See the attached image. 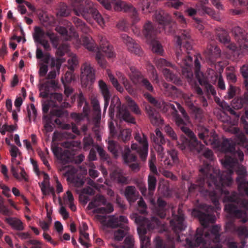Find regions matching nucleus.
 I'll return each mask as SVG.
<instances>
[{
    "label": "nucleus",
    "instance_id": "f257e3e1",
    "mask_svg": "<svg viewBox=\"0 0 248 248\" xmlns=\"http://www.w3.org/2000/svg\"><path fill=\"white\" fill-rule=\"evenodd\" d=\"M197 134L199 138L202 140L207 145H212L217 147L220 146L221 150L225 153H230L232 156L225 155L222 164L226 169L221 174L217 176L210 173L211 167L209 164H206L203 168L200 170L201 174L199 176L196 183H191L188 187V196H192L194 194L198 195L200 193L202 196H209L213 198V202L215 205L218 203V200L216 198V191L210 189H220L224 185L230 186L232 179V175L233 173V166L236 161L234 157L237 155L240 160L243 159L244 154L240 150H236L235 144L231 139H224L221 143L215 131H210L209 129L203 126H199L197 129Z\"/></svg>",
    "mask_w": 248,
    "mask_h": 248
},
{
    "label": "nucleus",
    "instance_id": "f03ea898",
    "mask_svg": "<svg viewBox=\"0 0 248 248\" xmlns=\"http://www.w3.org/2000/svg\"><path fill=\"white\" fill-rule=\"evenodd\" d=\"M176 45V62L180 66L181 69H176L179 73L190 82L192 80L193 74L192 71V58L189 55L187 51L192 49V40L188 30H181L174 38Z\"/></svg>",
    "mask_w": 248,
    "mask_h": 248
},
{
    "label": "nucleus",
    "instance_id": "7ed1b4c3",
    "mask_svg": "<svg viewBox=\"0 0 248 248\" xmlns=\"http://www.w3.org/2000/svg\"><path fill=\"white\" fill-rule=\"evenodd\" d=\"M220 227L216 225L212 226L210 231L204 233L202 228H197L196 233L193 237L186 238V244L190 248H222L220 245L208 244V240L215 243L220 240Z\"/></svg>",
    "mask_w": 248,
    "mask_h": 248
},
{
    "label": "nucleus",
    "instance_id": "20e7f679",
    "mask_svg": "<svg viewBox=\"0 0 248 248\" xmlns=\"http://www.w3.org/2000/svg\"><path fill=\"white\" fill-rule=\"evenodd\" d=\"M82 39L83 46L88 50L96 52L95 60L102 68L106 67L107 62L104 55L101 51L104 53L108 58H113L116 56V53L114 51L112 46L107 41L105 36L102 35L98 36L99 47L97 46L94 41L90 36H84Z\"/></svg>",
    "mask_w": 248,
    "mask_h": 248
},
{
    "label": "nucleus",
    "instance_id": "39448f33",
    "mask_svg": "<svg viewBox=\"0 0 248 248\" xmlns=\"http://www.w3.org/2000/svg\"><path fill=\"white\" fill-rule=\"evenodd\" d=\"M170 107L174 111L172 115L176 124L188 137L182 139L181 142L179 144L180 148L182 150H187L194 153H200L204 148V146L197 140L194 133L187 126H185V122L178 114L175 106L173 104H170Z\"/></svg>",
    "mask_w": 248,
    "mask_h": 248
},
{
    "label": "nucleus",
    "instance_id": "423d86ee",
    "mask_svg": "<svg viewBox=\"0 0 248 248\" xmlns=\"http://www.w3.org/2000/svg\"><path fill=\"white\" fill-rule=\"evenodd\" d=\"M71 0L73 2L74 12L77 16H81L86 20L92 17L100 26L104 24V19L92 1L90 0Z\"/></svg>",
    "mask_w": 248,
    "mask_h": 248
},
{
    "label": "nucleus",
    "instance_id": "0eeeda50",
    "mask_svg": "<svg viewBox=\"0 0 248 248\" xmlns=\"http://www.w3.org/2000/svg\"><path fill=\"white\" fill-rule=\"evenodd\" d=\"M97 218L104 224L112 228H119L114 232L115 239L117 241H121L125 237L129 230L127 225L128 219L124 216L116 217L115 216H109V219L107 221L106 217L104 216L98 215Z\"/></svg>",
    "mask_w": 248,
    "mask_h": 248
},
{
    "label": "nucleus",
    "instance_id": "6e6552de",
    "mask_svg": "<svg viewBox=\"0 0 248 248\" xmlns=\"http://www.w3.org/2000/svg\"><path fill=\"white\" fill-rule=\"evenodd\" d=\"M158 31L154 27L153 23L148 21L143 26V33L149 44L152 46L153 52L161 55L163 49L161 45L156 40V35Z\"/></svg>",
    "mask_w": 248,
    "mask_h": 248
},
{
    "label": "nucleus",
    "instance_id": "1a4fd4ad",
    "mask_svg": "<svg viewBox=\"0 0 248 248\" xmlns=\"http://www.w3.org/2000/svg\"><path fill=\"white\" fill-rule=\"evenodd\" d=\"M135 222L139 225L137 231L140 238V248H147L150 241L146 234L147 231L153 230L154 226L148 218L143 216H136Z\"/></svg>",
    "mask_w": 248,
    "mask_h": 248
},
{
    "label": "nucleus",
    "instance_id": "9d476101",
    "mask_svg": "<svg viewBox=\"0 0 248 248\" xmlns=\"http://www.w3.org/2000/svg\"><path fill=\"white\" fill-rule=\"evenodd\" d=\"M88 208L90 210L95 208L93 213L96 214H110L113 210V206L110 203H107L105 197L100 194L94 196L92 201L89 203Z\"/></svg>",
    "mask_w": 248,
    "mask_h": 248
},
{
    "label": "nucleus",
    "instance_id": "9b49d317",
    "mask_svg": "<svg viewBox=\"0 0 248 248\" xmlns=\"http://www.w3.org/2000/svg\"><path fill=\"white\" fill-rule=\"evenodd\" d=\"M200 209H195L192 211V215L197 217L201 225L204 228H207L210 224H213L216 221L215 215L210 213L213 208L207 204L201 205Z\"/></svg>",
    "mask_w": 248,
    "mask_h": 248
},
{
    "label": "nucleus",
    "instance_id": "f8f14e48",
    "mask_svg": "<svg viewBox=\"0 0 248 248\" xmlns=\"http://www.w3.org/2000/svg\"><path fill=\"white\" fill-rule=\"evenodd\" d=\"M154 18L159 24L163 26L165 31L167 33H174L176 24L171 20L170 16L163 10H159L155 12Z\"/></svg>",
    "mask_w": 248,
    "mask_h": 248
},
{
    "label": "nucleus",
    "instance_id": "ddd939ff",
    "mask_svg": "<svg viewBox=\"0 0 248 248\" xmlns=\"http://www.w3.org/2000/svg\"><path fill=\"white\" fill-rule=\"evenodd\" d=\"M135 140L138 142L132 143L131 146L132 150H135L139 154L142 161L146 160L148 153V142L147 137L143 133L136 132L134 135Z\"/></svg>",
    "mask_w": 248,
    "mask_h": 248
},
{
    "label": "nucleus",
    "instance_id": "4468645a",
    "mask_svg": "<svg viewBox=\"0 0 248 248\" xmlns=\"http://www.w3.org/2000/svg\"><path fill=\"white\" fill-rule=\"evenodd\" d=\"M155 63L158 68L163 69V75L168 81L172 82L176 85L182 84V80L174 72L170 71L169 69L165 68L166 67H170L174 69L175 67L172 64L163 58L155 59Z\"/></svg>",
    "mask_w": 248,
    "mask_h": 248
},
{
    "label": "nucleus",
    "instance_id": "2eb2a0df",
    "mask_svg": "<svg viewBox=\"0 0 248 248\" xmlns=\"http://www.w3.org/2000/svg\"><path fill=\"white\" fill-rule=\"evenodd\" d=\"M225 206V210L233 218L240 220L243 223L248 220V213L245 210H243L239 204L235 202H229Z\"/></svg>",
    "mask_w": 248,
    "mask_h": 248
},
{
    "label": "nucleus",
    "instance_id": "dca6fc26",
    "mask_svg": "<svg viewBox=\"0 0 248 248\" xmlns=\"http://www.w3.org/2000/svg\"><path fill=\"white\" fill-rule=\"evenodd\" d=\"M95 70L90 63L85 62L81 67L80 81L82 86L87 87L95 81Z\"/></svg>",
    "mask_w": 248,
    "mask_h": 248
},
{
    "label": "nucleus",
    "instance_id": "f3484780",
    "mask_svg": "<svg viewBox=\"0 0 248 248\" xmlns=\"http://www.w3.org/2000/svg\"><path fill=\"white\" fill-rule=\"evenodd\" d=\"M114 9L116 11H123L128 13L131 17L133 25L140 21V18L136 9L130 4L120 0L116 2Z\"/></svg>",
    "mask_w": 248,
    "mask_h": 248
},
{
    "label": "nucleus",
    "instance_id": "a211bd4d",
    "mask_svg": "<svg viewBox=\"0 0 248 248\" xmlns=\"http://www.w3.org/2000/svg\"><path fill=\"white\" fill-rule=\"evenodd\" d=\"M173 218L170 220V224L173 232L177 235L179 232L185 230L186 226L185 222L184 214L182 210L179 208L177 214L172 212Z\"/></svg>",
    "mask_w": 248,
    "mask_h": 248
},
{
    "label": "nucleus",
    "instance_id": "6ab92c4d",
    "mask_svg": "<svg viewBox=\"0 0 248 248\" xmlns=\"http://www.w3.org/2000/svg\"><path fill=\"white\" fill-rule=\"evenodd\" d=\"M216 34L219 41L226 45L230 50H236L237 46L233 43H231V38L225 30L218 27L216 29Z\"/></svg>",
    "mask_w": 248,
    "mask_h": 248
},
{
    "label": "nucleus",
    "instance_id": "aec40b11",
    "mask_svg": "<svg viewBox=\"0 0 248 248\" xmlns=\"http://www.w3.org/2000/svg\"><path fill=\"white\" fill-rule=\"evenodd\" d=\"M52 152L63 165L73 161V155L68 150H63L61 148L55 147L52 149Z\"/></svg>",
    "mask_w": 248,
    "mask_h": 248
},
{
    "label": "nucleus",
    "instance_id": "412c9836",
    "mask_svg": "<svg viewBox=\"0 0 248 248\" xmlns=\"http://www.w3.org/2000/svg\"><path fill=\"white\" fill-rule=\"evenodd\" d=\"M122 38L126 44L129 51L140 56L143 55V51L140 46L132 38L126 34H123Z\"/></svg>",
    "mask_w": 248,
    "mask_h": 248
},
{
    "label": "nucleus",
    "instance_id": "4be33fe9",
    "mask_svg": "<svg viewBox=\"0 0 248 248\" xmlns=\"http://www.w3.org/2000/svg\"><path fill=\"white\" fill-rule=\"evenodd\" d=\"M222 192L225 194L224 199L227 202H235L239 204L243 210L247 212L248 210V201L241 199L237 195V193L233 191L231 194L229 191L226 190H222Z\"/></svg>",
    "mask_w": 248,
    "mask_h": 248
},
{
    "label": "nucleus",
    "instance_id": "5701e85b",
    "mask_svg": "<svg viewBox=\"0 0 248 248\" xmlns=\"http://www.w3.org/2000/svg\"><path fill=\"white\" fill-rule=\"evenodd\" d=\"M225 231L233 234H236L239 236H246L248 235V230L245 226H237L233 221L227 222L225 226Z\"/></svg>",
    "mask_w": 248,
    "mask_h": 248
},
{
    "label": "nucleus",
    "instance_id": "b1692460",
    "mask_svg": "<svg viewBox=\"0 0 248 248\" xmlns=\"http://www.w3.org/2000/svg\"><path fill=\"white\" fill-rule=\"evenodd\" d=\"M45 31L39 27L34 28L33 34L34 42L41 45L46 50L50 49V46L48 41L45 39Z\"/></svg>",
    "mask_w": 248,
    "mask_h": 248
},
{
    "label": "nucleus",
    "instance_id": "393cba45",
    "mask_svg": "<svg viewBox=\"0 0 248 248\" xmlns=\"http://www.w3.org/2000/svg\"><path fill=\"white\" fill-rule=\"evenodd\" d=\"M153 204L155 205V212L161 218H165L166 216L167 210L169 208L167 202L161 198H158L156 204L154 200L151 201Z\"/></svg>",
    "mask_w": 248,
    "mask_h": 248
},
{
    "label": "nucleus",
    "instance_id": "a878e982",
    "mask_svg": "<svg viewBox=\"0 0 248 248\" xmlns=\"http://www.w3.org/2000/svg\"><path fill=\"white\" fill-rule=\"evenodd\" d=\"M145 109L150 120L151 123L154 125L162 124L163 120L160 118L159 113L150 105L146 106Z\"/></svg>",
    "mask_w": 248,
    "mask_h": 248
},
{
    "label": "nucleus",
    "instance_id": "bb28decb",
    "mask_svg": "<svg viewBox=\"0 0 248 248\" xmlns=\"http://www.w3.org/2000/svg\"><path fill=\"white\" fill-rule=\"evenodd\" d=\"M124 195L127 201L132 203L138 199L139 194L135 186H127L124 192Z\"/></svg>",
    "mask_w": 248,
    "mask_h": 248
},
{
    "label": "nucleus",
    "instance_id": "cd10ccee",
    "mask_svg": "<svg viewBox=\"0 0 248 248\" xmlns=\"http://www.w3.org/2000/svg\"><path fill=\"white\" fill-rule=\"evenodd\" d=\"M51 116L48 115H43V119L46 121L45 124V128L47 131H51L52 130V126L51 124L52 123L53 117L57 116L60 117L62 114L63 112L61 110H53L50 112Z\"/></svg>",
    "mask_w": 248,
    "mask_h": 248
},
{
    "label": "nucleus",
    "instance_id": "c85d7f7f",
    "mask_svg": "<svg viewBox=\"0 0 248 248\" xmlns=\"http://www.w3.org/2000/svg\"><path fill=\"white\" fill-rule=\"evenodd\" d=\"M237 42L239 47H237L236 50H232L234 55L236 54L237 57H239L241 55H244L248 54V35Z\"/></svg>",
    "mask_w": 248,
    "mask_h": 248
},
{
    "label": "nucleus",
    "instance_id": "c756f323",
    "mask_svg": "<svg viewBox=\"0 0 248 248\" xmlns=\"http://www.w3.org/2000/svg\"><path fill=\"white\" fill-rule=\"evenodd\" d=\"M118 115L120 118L128 123L135 124L136 123L135 118L132 117L126 107L124 106H119L117 107Z\"/></svg>",
    "mask_w": 248,
    "mask_h": 248
},
{
    "label": "nucleus",
    "instance_id": "7c9ffc66",
    "mask_svg": "<svg viewBox=\"0 0 248 248\" xmlns=\"http://www.w3.org/2000/svg\"><path fill=\"white\" fill-rule=\"evenodd\" d=\"M99 86L104 99V112H105L109 104L110 96V92L108 86L103 80H99Z\"/></svg>",
    "mask_w": 248,
    "mask_h": 248
},
{
    "label": "nucleus",
    "instance_id": "2f4dec72",
    "mask_svg": "<svg viewBox=\"0 0 248 248\" xmlns=\"http://www.w3.org/2000/svg\"><path fill=\"white\" fill-rule=\"evenodd\" d=\"M99 86L104 99V112H105L109 104L110 96V92L108 86L103 80H99Z\"/></svg>",
    "mask_w": 248,
    "mask_h": 248
},
{
    "label": "nucleus",
    "instance_id": "473e14b6",
    "mask_svg": "<svg viewBox=\"0 0 248 248\" xmlns=\"http://www.w3.org/2000/svg\"><path fill=\"white\" fill-rule=\"evenodd\" d=\"M207 3H203V2L200 3L201 16H203L205 14L208 15L212 18L217 21L220 20V17L218 13L216 12L211 8L205 6Z\"/></svg>",
    "mask_w": 248,
    "mask_h": 248
},
{
    "label": "nucleus",
    "instance_id": "72a5a7b5",
    "mask_svg": "<svg viewBox=\"0 0 248 248\" xmlns=\"http://www.w3.org/2000/svg\"><path fill=\"white\" fill-rule=\"evenodd\" d=\"M108 150L115 157L123 152L122 147L115 141L110 140L108 142Z\"/></svg>",
    "mask_w": 248,
    "mask_h": 248
},
{
    "label": "nucleus",
    "instance_id": "f704fd0d",
    "mask_svg": "<svg viewBox=\"0 0 248 248\" xmlns=\"http://www.w3.org/2000/svg\"><path fill=\"white\" fill-rule=\"evenodd\" d=\"M5 221L15 230L22 231L24 229L23 223L20 219L13 217H8L5 218Z\"/></svg>",
    "mask_w": 248,
    "mask_h": 248
},
{
    "label": "nucleus",
    "instance_id": "c9c22d12",
    "mask_svg": "<svg viewBox=\"0 0 248 248\" xmlns=\"http://www.w3.org/2000/svg\"><path fill=\"white\" fill-rule=\"evenodd\" d=\"M130 78L133 83L135 84H138L144 77L141 74L140 72L134 66L130 67V72L129 73Z\"/></svg>",
    "mask_w": 248,
    "mask_h": 248
},
{
    "label": "nucleus",
    "instance_id": "e433bc0d",
    "mask_svg": "<svg viewBox=\"0 0 248 248\" xmlns=\"http://www.w3.org/2000/svg\"><path fill=\"white\" fill-rule=\"evenodd\" d=\"M122 155L124 161L126 163L135 162L137 159V156L131 154V150L128 146H125Z\"/></svg>",
    "mask_w": 248,
    "mask_h": 248
},
{
    "label": "nucleus",
    "instance_id": "4c0bfd02",
    "mask_svg": "<svg viewBox=\"0 0 248 248\" xmlns=\"http://www.w3.org/2000/svg\"><path fill=\"white\" fill-rule=\"evenodd\" d=\"M73 22L78 30L81 31L84 33H88L90 31V29L81 19L74 17L72 19Z\"/></svg>",
    "mask_w": 248,
    "mask_h": 248
},
{
    "label": "nucleus",
    "instance_id": "58836bf2",
    "mask_svg": "<svg viewBox=\"0 0 248 248\" xmlns=\"http://www.w3.org/2000/svg\"><path fill=\"white\" fill-rule=\"evenodd\" d=\"M78 108H81V107L84 105L83 107V112L85 115H87L90 110V106L87 103L86 99L82 93H80L78 96Z\"/></svg>",
    "mask_w": 248,
    "mask_h": 248
},
{
    "label": "nucleus",
    "instance_id": "ea45409f",
    "mask_svg": "<svg viewBox=\"0 0 248 248\" xmlns=\"http://www.w3.org/2000/svg\"><path fill=\"white\" fill-rule=\"evenodd\" d=\"M112 178L119 184L126 185L129 183L127 178L124 176L121 172L117 170L113 172Z\"/></svg>",
    "mask_w": 248,
    "mask_h": 248
},
{
    "label": "nucleus",
    "instance_id": "a19ab883",
    "mask_svg": "<svg viewBox=\"0 0 248 248\" xmlns=\"http://www.w3.org/2000/svg\"><path fill=\"white\" fill-rule=\"evenodd\" d=\"M45 35L50 39L53 47L54 48L58 47L60 43L59 36L50 30H48L45 32Z\"/></svg>",
    "mask_w": 248,
    "mask_h": 248
},
{
    "label": "nucleus",
    "instance_id": "79ce46f5",
    "mask_svg": "<svg viewBox=\"0 0 248 248\" xmlns=\"http://www.w3.org/2000/svg\"><path fill=\"white\" fill-rule=\"evenodd\" d=\"M232 33L235 40L238 41L248 36L245 31L239 26H235L232 29Z\"/></svg>",
    "mask_w": 248,
    "mask_h": 248
},
{
    "label": "nucleus",
    "instance_id": "37998d69",
    "mask_svg": "<svg viewBox=\"0 0 248 248\" xmlns=\"http://www.w3.org/2000/svg\"><path fill=\"white\" fill-rule=\"evenodd\" d=\"M156 177L152 175H149L148 178V194L150 196L154 194L156 186Z\"/></svg>",
    "mask_w": 248,
    "mask_h": 248
},
{
    "label": "nucleus",
    "instance_id": "c03bdc74",
    "mask_svg": "<svg viewBox=\"0 0 248 248\" xmlns=\"http://www.w3.org/2000/svg\"><path fill=\"white\" fill-rule=\"evenodd\" d=\"M131 137V130L130 129L121 130L118 135V140L124 143L129 140Z\"/></svg>",
    "mask_w": 248,
    "mask_h": 248
},
{
    "label": "nucleus",
    "instance_id": "a18cd8bd",
    "mask_svg": "<svg viewBox=\"0 0 248 248\" xmlns=\"http://www.w3.org/2000/svg\"><path fill=\"white\" fill-rule=\"evenodd\" d=\"M92 104L93 114L95 115L94 119L96 122H99L101 119V110L99 102L97 100L94 99L92 100Z\"/></svg>",
    "mask_w": 248,
    "mask_h": 248
},
{
    "label": "nucleus",
    "instance_id": "49530a36",
    "mask_svg": "<svg viewBox=\"0 0 248 248\" xmlns=\"http://www.w3.org/2000/svg\"><path fill=\"white\" fill-rule=\"evenodd\" d=\"M155 135L152 134L151 135V139L153 142H157V143H161L162 144L166 143V140L162 135V132L158 128L155 130Z\"/></svg>",
    "mask_w": 248,
    "mask_h": 248
},
{
    "label": "nucleus",
    "instance_id": "de8ad7c7",
    "mask_svg": "<svg viewBox=\"0 0 248 248\" xmlns=\"http://www.w3.org/2000/svg\"><path fill=\"white\" fill-rule=\"evenodd\" d=\"M41 242L35 240L30 239L26 241L23 248H42Z\"/></svg>",
    "mask_w": 248,
    "mask_h": 248
},
{
    "label": "nucleus",
    "instance_id": "09e8293b",
    "mask_svg": "<svg viewBox=\"0 0 248 248\" xmlns=\"http://www.w3.org/2000/svg\"><path fill=\"white\" fill-rule=\"evenodd\" d=\"M127 105L131 110L137 115L140 114L141 111L137 104L131 98L128 97L127 99Z\"/></svg>",
    "mask_w": 248,
    "mask_h": 248
},
{
    "label": "nucleus",
    "instance_id": "8fccbe9b",
    "mask_svg": "<svg viewBox=\"0 0 248 248\" xmlns=\"http://www.w3.org/2000/svg\"><path fill=\"white\" fill-rule=\"evenodd\" d=\"M56 50V54L59 57L63 56L69 50V46L67 43H63L60 46L58 45V47L55 48Z\"/></svg>",
    "mask_w": 248,
    "mask_h": 248
},
{
    "label": "nucleus",
    "instance_id": "3c124183",
    "mask_svg": "<svg viewBox=\"0 0 248 248\" xmlns=\"http://www.w3.org/2000/svg\"><path fill=\"white\" fill-rule=\"evenodd\" d=\"M200 9V3L197 4L196 5V8L192 7H188L186 10L185 13L190 17H195V16L197 15V13L199 12V14H201Z\"/></svg>",
    "mask_w": 248,
    "mask_h": 248
},
{
    "label": "nucleus",
    "instance_id": "603ef678",
    "mask_svg": "<svg viewBox=\"0 0 248 248\" xmlns=\"http://www.w3.org/2000/svg\"><path fill=\"white\" fill-rule=\"evenodd\" d=\"M83 149L84 151L89 150L91 147L93 146L94 144L93 140L90 135L85 137L83 139Z\"/></svg>",
    "mask_w": 248,
    "mask_h": 248
},
{
    "label": "nucleus",
    "instance_id": "864d4df0",
    "mask_svg": "<svg viewBox=\"0 0 248 248\" xmlns=\"http://www.w3.org/2000/svg\"><path fill=\"white\" fill-rule=\"evenodd\" d=\"M155 248H174V246L171 243L169 245L165 244L160 237H156L155 238Z\"/></svg>",
    "mask_w": 248,
    "mask_h": 248
},
{
    "label": "nucleus",
    "instance_id": "5fc2aeb1",
    "mask_svg": "<svg viewBox=\"0 0 248 248\" xmlns=\"http://www.w3.org/2000/svg\"><path fill=\"white\" fill-rule=\"evenodd\" d=\"M164 144L161 143H157V142H154V148L156 152L157 155L161 158H163L165 155L164 148L163 147V145Z\"/></svg>",
    "mask_w": 248,
    "mask_h": 248
},
{
    "label": "nucleus",
    "instance_id": "6e6d98bb",
    "mask_svg": "<svg viewBox=\"0 0 248 248\" xmlns=\"http://www.w3.org/2000/svg\"><path fill=\"white\" fill-rule=\"evenodd\" d=\"M139 84H140V86L144 89L149 92H153L154 91V88L152 84L147 78H143L141 79Z\"/></svg>",
    "mask_w": 248,
    "mask_h": 248
},
{
    "label": "nucleus",
    "instance_id": "4d7b16f0",
    "mask_svg": "<svg viewBox=\"0 0 248 248\" xmlns=\"http://www.w3.org/2000/svg\"><path fill=\"white\" fill-rule=\"evenodd\" d=\"M109 80L116 90L120 93L124 91L123 87L118 83L117 79L111 74H108Z\"/></svg>",
    "mask_w": 248,
    "mask_h": 248
},
{
    "label": "nucleus",
    "instance_id": "13d9d810",
    "mask_svg": "<svg viewBox=\"0 0 248 248\" xmlns=\"http://www.w3.org/2000/svg\"><path fill=\"white\" fill-rule=\"evenodd\" d=\"M168 154L170 155L173 163L177 164L179 162L178 151L175 149H170L168 151Z\"/></svg>",
    "mask_w": 248,
    "mask_h": 248
},
{
    "label": "nucleus",
    "instance_id": "bf43d9fd",
    "mask_svg": "<svg viewBox=\"0 0 248 248\" xmlns=\"http://www.w3.org/2000/svg\"><path fill=\"white\" fill-rule=\"evenodd\" d=\"M47 217L48 218L47 221H40L39 224L41 227L42 229L44 231H46L49 229V226L51 223L52 219L50 215L47 213Z\"/></svg>",
    "mask_w": 248,
    "mask_h": 248
},
{
    "label": "nucleus",
    "instance_id": "052dcab7",
    "mask_svg": "<svg viewBox=\"0 0 248 248\" xmlns=\"http://www.w3.org/2000/svg\"><path fill=\"white\" fill-rule=\"evenodd\" d=\"M147 100L152 104L156 108H161V104L155 98L153 97L151 94L148 93H146L144 94Z\"/></svg>",
    "mask_w": 248,
    "mask_h": 248
},
{
    "label": "nucleus",
    "instance_id": "680f3d73",
    "mask_svg": "<svg viewBox=\"0 0 248 248\" xmlns=\"http://www.w3.org/2000/svg\"><path fill=\"white\" fill-rule=\"evenodd\" d=\"M239 91V88L234 86L232 84H230L228 90V99H230L233 98L235 96L237 92Z\"/></svg>",
    "mask_w": 248,
    "mask_h": 248
},
{
    "label": "nucleus",
    "instance_id": "e2e57ef3",
    "mask_svg": "<svg viewBox=\"0 0 248 248\" xmlns=\"http://www.w3.org/2000/svg\"><path fill=\"white\" fill-rule=\"evenodd\" d=\"M176 104L177 109L183 115V118L182 119L185 122V126H186L187 123L189 122V117L184 108L179 103H176Z\"/></svg>",
    "mask_w": 248,
    "mask_h": 248
},
{
    "label": "nucleus",
    "instance_id": "0e129e2a",
    "mask_svg": "<svg viewBox=\"0 0 248 248\" xmlns=\"http://www.w3.org/2000/svg\"><path fill=\"white\" fill-rule=\"evenodd\" d=\"M234 131L235 133L238 134L236 140L237 143L242 145H244L247 142V138L245 135L242 133L238 134L239 129L237 128H234Z\"/></svg>",
    "mask_w": 248,
    "mask_h": 248
},
{
    "label": "nucleus",
    "instance_id": "69168bd1",
    "mask_svg": "<svg viewBox=\"0 0 248 248\" xmlns=\"http://www.w3.org/2000/svg\"><path fill=\"white\" fill-rule=\"evenodd\" d=\"M138 204L140 213L142 214H146L147 206L142 198H140V200L138 202Z\"/></svg>",
    "mask_w": 248,
    "mask_h": 248
},
{
    "label": "nucleus",
    "instance_id": "338daca9",
    "mask_svg": "<svg viewBox=\"0 0 248 248\" xmlns=\"http://www.w3.org/2000/svg\"><path fill=\"white\" fill-rule=\"evenodd\" d=\"M164 130L166 134L173 140H176L177 136L173 129L169 125H167L164 127Z\"/></svg>",
    "mask_w": 248,
    "mask_h": 248
},
{
    "label": "nucleus",
    "instance_id": "774afa93",
    "mask_svg": "<svg viewBox=\"0 0 248 248\" xmlns=\"http://www.w3.org/2000/svg\"><path fill=\"white\" fill-rule=\"evenodd\" d=\"M124 242V244L122 248H134V240L132 236H126Z\"/></svg>",
    "mask_w": 248,
    "mask_h": 248
}]
</instances>
